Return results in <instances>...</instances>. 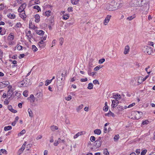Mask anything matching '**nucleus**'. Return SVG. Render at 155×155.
Returning <instances> with one entry per match:
<instances>
[{
	"label": "nucleus",
	"instance_id": "nucleus-1",
	"mask_svg": "<svg viewBox=\"0 0 155 155\" xmlns=\"http://www.w3.org/2000/svg\"><path fill=\"white\" fill-rule=\"evenodd\" d=\"M20 84L21 87H26L30 85L31 83L29 79L26 78L23 81L20 82Z\"/></svg>",
	"mask_w": 155,
	"mask_h": 155
},
{
	"label": "nucleus",
	"instance_id": "nucleus-2",
	"mask_svg": "<svg viewBox=\"0 0 155 155\" xmlns=\"http://www.w3.org/2000/svg\"><path fill=\"white\" fill-rule=\"evenodd\" d=\"M131 2L133 4V6L139 7L141 6L145 1L143 0H134L132 1Z\"/></svg>",
	"mask_w": 155,
	"mask_h": 155
},
{
	"label": "nucleus",
	"instance_id": "nucleus-3",
	"mask_svg": "<svg viewBox=\"0 0 155 155\" xmlns=\"http://www.w3.org/2000/svg\"><path fill=\"white\" fill-rule=\"evenodd\" d=\"M144 5H143V4L141 6L142 7L141 9L143 11V13L145 14H147L149 8V4L147 2L146 3H145V2H144Z\"/></svg>",
	"mask_w": 155,
	"mask_h": 155
},
{
	"label": "nucleus",
	"instance_id": "nucleus-4",
	"mask_svg": "<svg viewBox=\"0 0 155 155\" xmlns=\"http://www.w3.org/2000/svg\"><path fill=\"white\" fill-rule=\"evenodd\" d=\"M144 52L146 54H147L149 55L151 54L153 52V50L150 47L146 46L144 47Z\"/></svg>",
	"mask_w": 155,
	"mask_h": 155
},
{
	"label": "nucleus",
	"instance_id": "nucleus-5",
	"mask_svg": "<svg viewBox=\"0 0 155 155\" xmlns=\"http://www.w3.org/2000/svg\"><path fill=\"white\" fill-rule=\"evenodd\" d=\"M114 2H112L111 3V4L108 5L106 7V9L109 11H113L115 10L116 7L113 6Z\"/></svg>",
	"mask_w": 155,
	"mask_h": 155
},
{
	"label": "nucleus",
	"instance_id": "nucleus-6",
	"mask_svg": "<svg viewBox=\"0 0 155 155\" xmlns=\"http://www.w3.org/2000/svg\"><path fill=\"white\" fill-rule=\"evenodd\" d=\"M102 144V141L98 140H96L94 143L93 145L97 148L100 147Z\"/></svg>",
	"mask_w": 155,
	"mask_h": 155
},
{
	"label": "nucleus",
	"instance_id": "nucleus-7",
	"mask_svg": "<svg viewBox=\"0 0 155 155\" xmlns=\"http://www.w3.org/2000/svg\"><path fill=\"white\" fill-rule=\"evenodd\" d=\"M38 45L39 47L41 49L44 48L45 45V43L43 40H41L38 43Z\"/></svg>",
	"mask_w": 155,
	"mask_h": 155
},
{
	"label": "nucleus",
	"instance_id": "nucleus-8",
	"mask_svg": "<svg viewBox=\"0 0 155 155\" xmlns=\"http://www.w3.org/2000/svg\"><path fill=\"white\" fill-rule=\"evenodd\" d=\"M111 16L110 15H107L106 17L104 20V24L105 25H106L109 22L110 20V19Z\"/></svg>",
	"mask_w": 155,
	"mask_h": 155
},
{
	"label": "nucleus",
	"instance_id": "nucleus-9",
	"mask_svg": "<svg viewBox=\"0 0 155 155\" xmlns=\"http://www.w3.org/2000/svg\"><path fill=\"white\" fill-rule=\"evenodd\" d=\"M119 103L118 101L115 99V100H113L112 101V106L113 108L117 106V104Z\"/></svg>",
	"mask_w": 155,
	"mask_h": 155
},
{
	"label": "nucleus",
	"instance_id": "nucleus-10",
	"mask_svg": "<svg viewBox=\"0 0 155 155\" xmlns=\"http://www.w3.org/2000/svg\"><path fill=\"white\" fill-rule=\"evenodd\" d=\"M129 51L130 47L128 45H127L125 47L124 53L125 54H127L129 53Z\"/></svg>",
	"mask_w": 155,
	"mask_h": 155
},
{
	"label": "nucleus",
	"instance_id": "nucleus-11",
	"mask_svg": "<svg viewBox=\"0 0 155 155\" xmlns=\"http://www.w3.org/2000/svg\"><path fill=\"white\" fill-rule=\"evenodd\" d=\"M8 108L9 110L13 113H15L17 112V111L16 110L13 109L11 105H9L8 106Z\"/></svg>",
	"mask_w": 155,
	"mask_h": 155
},
{
	"label": "nucleus",
	"instance_id": "nucleus-12",
	"mask_svg": "<svg viewBox=\"0 0 155 155\" xmlns=\"http://www.w3.org/2000/svg\"><path fill=\"white\" fill-rule=\"evenodd\" d=\"M101 131L100 129H97L94 130V133L95 134H97V135H100L101 133Z\"/></svg>",
	"mask_w": 155,
	"mask_h": 155
},
{
	"label": "nucleus",
	"instance_id": "nucleus-13",
	"mask_svg": "<svg viewBox=\"0 0 155 155\" xmlns=\"http://www.w3.org/2000/svg\"><path fill=\"white\" fill-rule=\"evenodd\" d=\"M106 116H107L108 117H110V116H112L113 117H114V114L112 112L110 111H109V112L107 114H105Z\"/></svg>",
	"mask_w": 155,
	"mask_h": 155
},
{
	"label": "nucleus",
	"instance_id": "nucleus-14",
	"mask_svg": "<svg viewBox=\"0 0 155 155\" xmlns=\"http://www.w3.org/2000/svg\"><path fill=\"white\" fill-rule=\"evenodd\" d=\"M137 83H138V84H141V83L143 82L142 81V77H139L137 78Z\"/></svg>",
	"mask_w": 155,
	"mask_h": 155
},
{
	"label": "nucleus",
	"instance_id": "nucleus-15",
	"mask_svg": "<svg viewBox=\"0 0 155 155\" xmlns=\"http://www.w3.org/2000/svg\"><path fill=\"white\" fill-rule=\"evenodd\" d=\"M51 129L52 131H54L55 130H57L58 129V127L54 125H53L51 127Z\"/></svg>",
	"mask_w": 155,
	"mask_h": 155
},
{
	"label": "nucleus",
	"instance_id": "nucleus-16",
	"mask_svg": "<svg viewBox=\"0 0 155 155\" xmlns=\"http://www.w3.org/2000/svg\"><path fill=\"white\" fill-rule=\"evenodd\" d=\"M36 96L38 98L41 97L42 96V93L41 92H37L36 94Z\"/></svg>",
	"mask_w": 155,
	"mask_h": 155
},
{
	"label": "nucleus",
	"instance_id": "nucleus-17",
	"mask_svg": "<svg viewBox=\"0 0 155 155\" xmlns=\"http://www.w3.org/2000/svg\"><path fill=\"white\" fill-rule=\"evenodd\" d=\"M25 144H23L21 148L18 150V153H19V154L21 153L22 152V151L24 150L25 148Z\"/></svg>",
	"mask_w": 155,
	"mask_h": 155
},
{
	"label": "nucleus",
	"instance_id": "nucleus-18",
	"mask_svg": "<svg viewBox=\"0 0 155 155\" xmlns=\"http://www.w3.org/2000/svg\"><path fill=\"white\" fill-rule=\"evenodd\" d=\"M45 32L42 30L38 31L37 33L40 35H43L44 34Z\"/></svg>",
	"mask_w": 155,
	"mask_h": 155
},
{
	"label": "nucleus",
	"instance_id": "nucleus-19",
	"mask_svg": "<svg viewBox=\"0 0 155 155\" xmlns=\"http://www.w3.org/2000/svg\"><path fill=\"white\" fill-rule=\"evenodd\" d=\"M135 15H134L131 16H129L127 18V20H128L129 21H131L135 17Z\"/></svg>",
	"mask_w": 155,
	"mask_h": 155
},
{
	"label": "nucleus",
	"instance_id": "nucleus-20",
	"mask_svg": "<svg viewBox=\"0 0 155 155\" xmlns=\"http://www.w3.org/2000/svg\"><path fill=\"white\" fill-rule=\"evenodd\" d=\"M79 0H71V2L73 5H77L78 3Z\"/></svg>",
	"mask_w": 155,
	"mask_h": 155
},
{
	"label": "nucleus",
	"instance_id": "nucleus-21",
	"mask_svg": "<svg viewBox=\"0 0 155 155\" xmlns=\"http://www.w3.org/2000/svg\"><path fill=\"white\" fill-rule=\"evenodd\" d=\"M28 111L29 114V115L30 117H32L33 116L32 112L30 108H28Z\"/></svg>",
	"mask_w": 155,
	"mask_h": 155
},
{
	"label": "nucleus",
	"instance_id": "nucleus-22",
	"mask_svg": "<svg viewBox=\"0 0 155 155\" xmlns=\"http://www.w3.org/2000/svg\"><path fill=\"white\" fill-rule=\"evenodd\" d=\"M113 98L114 99H117L118 98V99H119L120 98V94H116L115 95H113Z\"/></svg>",
	"mask_w": 155,
	"mask_h": 155
},
{
	"label": "nucleus",
	"instance_id": "nucleus-23",
	"mask_svg": "<svg viewBox=\"0 0 155 155\" xmlns=\"http://www.w3.org/2000/svg\"><path fill=\"white\" fill-rule=\"evenodd\" d=\"M8 17L10 18L14 19L15 18V15L13 14H12L10 13L8 15Z\"/></svg>",
	"mask_w": 155,
	"mask_h": 155
},
{
	"label": "nucleus",
	"instance_id": "nucleus-24",
	"mask_svg": "<svg viewBox=\"0 0 155 155\" xmlns=\"http://www.w3.org/2000/svg\"><path fill=\"white\" fill-rule=\"evenodd\" d=\"M12 127L11 126H8L4 127V130L5 131H8L12 129Z\"/></svg>",
	"mask_w": 155,
	"mask_h": 155
},
{
	"label": "nucleus",
	"instance_id": "nucleus-25",
	"mask_svg": "<svg viewBox=\"0 0 155 155\" xmlns=\"http://www.w3.org/2000/svg\"><path fill=\"white\" fill-rule=\"evenodd\" d=\"M82 133V132H78L77 134H76L74 136V139H75L78 137V136L81 135V133Z\"/></svg>",
	"mask_w": 155,
	"mask_h": 155
},
{
	"label": "nucleus",
	"instance_id": "nucleus-26",
	"mask_svg": "<svg viewBox=\"0 0 155 155\" xmlns=\"http://www.w3.org/2000/svg\"><path fill=\"white\" fill-rule=\"evenodd\" d=\"M103 153L105 155H109V153L107 149H105L104 150H103Z\"/></svg>",
	"mask_w": 155,
	"mask_h": 155
},
{
	"label": "nucleus",
	"instance_id": "nucleus-27",
	"mask_svg": "<svg viewBox=\"0 0 155 155\" xmlns=\"http://www.w3.org/2000/svg\"><path fill=\"white\" fill-rule=\"evenodd\" d=\"M59 140H61V139L60 138H59L58 139V140L57 141H55V142L54 143V146H57L58 144L59 143H60L61 142Z\"/></svg>",
	"mask_w": 155,
	"mask_h": 155
},
{
	"label": "nucleus",
	"instance_id": "nucleus-28",
	"mask_svg": "<svg viewBox=\"0 0 155 155\" xmlns=\"http://www.w3.org/2000/svg\"><path fill=\"white\" fill-rule=\"evenodd\" d=\"M26 6V4L25 3L22 4L19 7H21L22 9H24L25 8Z\"/></svg>",
	"mask_w": 155,
	"mask_h": 155
},
{
	"label": "nucleus",
	"instance_id": "nucleus-29",
	"mask_svg": "<svg viewBox=\"0 0 155 155\" xmlns=\"http://www.w3.org/2000/svg\"><path fill=\"white\" fill-rule=\"evenodd\" d=\"M93 85L92 83H90L88 84L87 88L89 89H91L93 88Z\"/></svg>",
	"mask_w": 155,
	"mask_h": 155
},
{
	"label": "nucleus",
	"instance_id": "nucleus-30",
	"mask_svg": "<svg viewBox=\"0 0 155 155\" xmlns=\"http://www.w3.org/2000/svg\"><path fill=\"white\" fill-rule=\"evenodd\" d=\"M52 81V80H47L46 81H45V85L46 86H48V85L50 83H51V82Z\"/></svg>",
	"mask_w": 155,
	"mask_h": 155
},
{
	"label": "nucleus",
	"instance_id": "nucleus-31",
	"mask_svg": "<svg viewBox=\"0 0 155 155\" xmlns=\"http://www.w3.org/2000/svg\"><path fill=\"white\" fill-rule=\"evenodd\" d=\"M28 91L27 90L25 91H24L23 93V95L25 97H27L28 96Z\"/></svg>",
	"mask_w": 155,
	"mask_h": 155
},
{
	"label": "nucleus",
	"instance_id": "nucleus-32",
	"mask_svg": "<svg viewBox=\"0 0 155 155\" xmlns=\"http://www.w3.org/2000/svg\"><path fill=\"white\" fill-rule=\"evenodd\" d=\"M83 104H81L77 108V110L78 112H79L80 110L83 108Z\"/></svg>",
	"mask_w": 155,
	"mask_h": 155
},
{
	"label": "nucleus",
	"instance_id": "nucleus-33",
	"mask_svg": "<svg viewBox=\"0 0 155 155\" xmlns=\"http://www.w3.org/2000/svg\"><path fill=\"white\" fill-rule=\"evenodd\" d=\"M2 152V153H4L5 154H7V152L5 149H1L0 150V153Z\"/></svg>",
	"mask_w": 155,
	"mask_h": 155
},
{
	"label": "nucleus",
	"instance_id": "nucleus-34",
	"mask_svg": "<svg viewBox=\"0 0 155 155\" xmlns=\"http://www.w3.org/2000/svg\"><path fill=\"white\" fill-rule=\"evenodd\" d=\"M25 130L24 129L22 130L21 131L20 133H19L18 135V136H20L21 135H23L25 133Z\"/></svg>",
	"mask_w": 155,
	"mask_h": 155
},
{
	"label": "nucleus",
	"instance_id": "nucleus-35",
	"mask_svg": "<svg viewBox=\"0 0 155 155\" xmlns=\"http://www.w3.org/2000/svg\"><path fill=\"white\" fill-rule=\"evenodd\" d=\"M32 48L34 51H36L38 50V48L35 45H34L32 46Z\"/></svg>",
	"mask_w": 155,
	"mask_h": 155
},
{
	"label": "nucleus",
	"instance_id": "nucleus-36",
	"mask_svg": "<svg viewBox=\"0 0 155 155\" xmlns=\"http://www.w3.org/2000/svg\"><path fill=\"white\" fill-rule=\"evenodd\" d=\"M33 8L35 9H37L38 11H41L40 7L38 5H35L33 7Z\"/></svg>",
	"mask_w": 155,
	"mask_h": 155
},
{
	"label": "nucleus",
	"instance_id": "nucleus-37",
	"mask_svg": "<svg viewBox=\"0 0 155 155\" xmlns=\"http://www.w3.org/2000/svg\"><path fill=\"white\" fill-rule=\"evenodd\" d=\"M119 138V135H115L114 137V140L115 141H116Z\"/></svg>",
	"mask_w": 155,
	"mask_h": 155
},
{
	"label": "nucleus",
	"instance_id": "nucleus-38",
	"mask_svg": "<svg viewBox=\"0 0 155 155\" xmlns=\"http://www.w3.org/2000/svg\"><path fill=\"white\" fill-rule=\"evenodd\" d=\"M69 16L68 15H64L63 16V19L64 20H67L69 18Z\"/></svg>",
	"mask_w": 155,
	"mask_h": 155
},
{
	"label": "nucleus",
	"instance_id": "nucleus-39",
	"mask_svg": "<svg viewBox=\"0 0 155 155\" xmlns=\"http://www.w3.org/2000/svg\"><path fill=\"white\" fill-rule=\"evenodd\" d=\"M51 12L49 10L46 11L45 12V15L47 16H48L51 15Z\"/></svg>",
	"mask_w": 155,
	"mask_h": 155
},
{
	"label": "nucleus",
	"instance_id": "nucleus-40",
	"mask_svg": "<svg viewBox=\"0 0 155 155\" xmlns=\"http://www.w3.org/2000/svg\"><path fill=\"white\" fill-rule=\"evenodd\" d=\"M101 68L102 67H101V66L99 65L98 66H97L94 68V70L95 71L98 70L99 69H101Z\"/></svg>",
	"mask_w": 155,
	"mask_h": 155
},
{
	"label": "nucleus",
	"instance_id": "nucleus-41",
	"mask_svg": "<svg viewBox=\"0 0 155 155\" xmlns=\"http://www.w3.org/2000/svg\"><path fill=\"white\" fill-rule=\"evenodd\" d=\"M18 11L19 12H20V13H21L22 12H25V11L23 9H22L21 8V7H19L18 9Z\"/></svg>",
	"mask_w": 155,
	"mask_h": 155
},
{
	"label": "nucleus",
	"instance_id": "nucleus-42",
	"mask_svg": "<svg viewBox=\"0 0 155 155\" xmlns=\"http://www.w3.org/2000/svg\"><path fill=\"white\" fill-rule=\"evenodd\" d=\"M147 150L146 149L143 150L141 153V155H145L147 153Z\"/></svg>",
	"mask_w": 155,
	"mask_h": 155
},
{
	"label": "nucleus",
	"instance_id": "nucleus-43",
	"mask_svg": "<svg viewBox=\"0 0 155 155\" xmlns=\"http://www.w3.org/2000/svg\"><path fill=\"white\" fill-rule=\"evenodd\" d=\"M64 38H61L59 39L60 44L62 45L63 43Z\"/></svg>",
	"mask_w": 155,
	"mask_h": 155
},
{
	"label": "nucleus",
	"instance_id": "nucleus-44",
	"mask_svg": "<svg viewBox=\"0 0 155 155\" xmlns=\"http://www.w3.org/2000/svg\"><path fill=\"white\" fill-rule=\"evenodd\" d=\"M149 122V121L148 120H146L145 121H143L142 122V124L143 125H147L148 124V123Z\"/></svg>",
	"mask_w": 155,
	"mask_h": 155
},
{
	"label": "nucleus",
	"instance_id": "nucleus-45",
	"mask_svg": "<svg viewBox=\"0 0 155 155\" xmlns=\"http://www.w3.org/2000/svg\"><path fill=\"white\" fill-rule=\"evenodd\" d=\"M20 16L22 18H24L26 17V15H25V12L24 13V15L21 14V13H20Z\"/></svg>",
	"mask_w": 155,
	"mask_h": 155
},
{
	"label": "nucleus",
	"instance_id": "nucleus-46",
	"mask_svg": "<svg viewBox=\"0 0 155 155\" xmlns=\"http://www.w3.org/2000/svg\"><path fill=\"white\" fill-rule=\"evenodd\" d=\"M105 61L104 58H102L99 60V64H101L103 63Z\"/></svg>",
	"mask_w": 155,
	"mask_h": 155
},
{
	"label": "nucleus",
	"instance_id": "nucleus-47",
	"mask_svg": "<svg viewBox=\"0 0 155 155\" xmlns=\"http://www.w3.org/2000/svg\"><path fill=\"white\" fill-rule=\"evenodd\" d=\"M2 83H3V84L5 85V86H7L9 84V82L8 81H3Z\"/></svg>",
	"mask_w": 155,
	"mask_h": 155
},
{
	"label": "nucleus",
	"instance_id": "nucleus-48",
	"mask_svg": "<svg viewBox=\"0 0 155 155\" xmlns=\"http://www.w3.org/2000/svg\"><path fill=\"white\" fill-rule=\"evenodd\" d=\"M90 139L91 141L93 142L95 140V138L94 136H92L90 137Z\"/></svg>",
	"mask_w": 155,
	"mask_h": 155
},
{
	"label": "nucleus",
	"instance_id": "nucleus-49",
	"mask_svg": "<svg viewBox=\"0 0 155 155\" xmlns=\"http://www.w3.org/2000/svg\"><path fill=\"white\" fill-rule=\"evenodd\" d=\"M93 83L95 84H99L98 81L96 79L94 80V81H93Z\"/></svg>",
	"mask_w": 155,
	"mask_h": 155
},
{
	"label": "nucleus",
	"instance_id": "nucleus-50",
	"mask_svg": "<svg viewBox=\"0 0 155 155\" xmlns=\"http://www.w3.org/2000/svg\"><path fill=\"white\" fill-rule=\"evenodd\" d=\"M34 98H35V97H34V96L33 95V94H31L30 96L29 97H28V100H32V99Z\"/></svg>",
	"mask_w": 155,
	"mask_h": 155
},
{
	"label": "nucleus",
	"instance_id": "nucleus-51",
	"mask_svg": "<svg viewBox=\"0 0 155 155\" xmlns=\"http://www.w3.org/2000/svg\"><path fill=\"white\" fill-rule=\"evenodd\" d=\"M71 95H69L66 98V99L67 101H70L71 99Z\"/></svg>",
	"mask_w": 155,
	"mask_h": 155
},
{
	"label": "nucleus",
	"instance_id": "nucleus-52",
	"mask_svg": "<svg viewBox=\"0 0 155 155\" xmlns=\"http://www.w3.org/2000/svg\"><path fill=\"white\" fill-rule=\"evenodd\" d=\"M108 106H104L103 108V110L105 111H107L108 110Z\"/></svg>",
	"mask_w": 155,
	"mask_h": 155
},
{
	"label": "nucleus",
	"instance_id": "nucleus-53",
	"mask_svg": "<svg viewBox=\"0 0 155 155\" xmlns=\"http://www.w3.org/2000/svg\"><path fill=\"white\" fill-rule=\"evenodd\" d=\"M87 78H85L84 79L81 78V81L82 82H86L87 81Z\"/></svg>",
	"mask_w": 155,
	"mask_h": 155
},
{
	"label": "nucleus",
	"instance_id": "nucleus-54",
	"mask_svg": "<svg viewBox=\"0 0 155 155\" xmlns=\"http://www.w3.org/2000/svg\"><path fill=\"white\" fill-rule=\"evenodd\" d=\"M135 105V103H133L132 104H130L128 107L127 108H130Z\"/></svg>",
	"mask_w": 155,
	"mask_h": 155
},
{
	"label": "nucleus",
	"instance_id": "nucleus-55",
	"mask_svg": "<svg viewBox=\"0 0 155 155\" xmlns=\"http://www.w3.org/2000/svg\"><path fill=\"white\" fill-rule=\"evenodd\" d=\"M68 10L69 12H72L73 11L72 8L71 7H68Z\"/></svg>",
	"mask_w": 155,
	"mask_h": 155
},
{
	"label": "nucleus",
	"instance_id": "nucleus-56",
	"mask_svg": "<svg viewBox=\"0 0 155 155\" xmlns=\"http://www.w3.org/2000/svg\"><path fill=\"white\" fill-rule=\"evenodd\" d=\"M3 52L2 51H0V59L2 60V58Z\"/></svg>",
	"mask_w": 155,
	"mask_h": 155
},
{
	"label": "nucleus",
	"instance_id": "nucleus-57",
	"mask_svg": "<svg viewBox=\"0 0 155 155\" xmlns=\"http://www.w3.org/2000/svg\"><path fill=\"white\" fill-rule=\"evenodd\" d=\"M22 47L21 46L19 45L17 47V48L18 50H21L22 49Z\"/></svg>",
	"mask_w": 155,
	"mask_h": 155
},
{
	"label": "nucleus",
	"instance_id": "nucleus-58",
	"mask_svg": "<svg viewBox=\"0 0 155 155\" xmlns=\"http://www.w3.org/2000/svg\"><path fill=\"white\" fill-rule=\"evenodd\" d=\"M91 70L90 68H89L87 70V73L89 75H91Z\"/></svg>",
	"mask_w": 155,
	"mask_h": 155
},
{
	"label": "nucleus",
	"instance_id": "nucleus-59",
	"mask_svg": "<svg viewBox=\"0 0 155 155\" xmlns=\"http://www.w3.org/2000/svg\"><path fill=\"white\" fill-rule=\"evenodd\" d=\"M149 77V75H147L146 76H145L144 78H142V81H143V82L144 81H145V80H146Z\"/></svg>",
	"mask_w": 155,
	"mask_h": 155
},
{
	"label": "nucleus",
	"instance_id": "nucleus-60",
	"mask_svg": "<svg viewBox=\"0 0 155 155\" xmlns=\"http://www.w3.org/2000/svg\"><path fill=\"white\" fill-rule=\"evenodd\" d=\"M65 122L67 124H70V123L69 119H66L65 120Z\"/></svg>",
	"mask_w": 155,
	"mask_h": 155
},
{
	"label": "nucleus",
	"instance_id": "nucleus-61",
	"mask_svg": "<svg viewBox=\"0 0 155 155\" xmlns=\"http://www.w3.org/2000/svg\"><path fill=\"white\" fill-rule=\"evenodd\" d=\"M21 23L20 22L16 24V26L18 28L20 27H21Z\"/></svg>",
	"mask_w": 155,
	"mask_h": 155
},
{
	"label": "nucleus",
	"instance_id": "nucleus-62",
	"mask_svg": "<svg viewBox=\"0 0 155 155\" xmlns=\"http://www.w3.org/2000/svg\"><path fill=\"white\" fill-rule=\"evenodd\" d=\"M9 101L8 100L6 99V101H5L4 102V104L7 105L9 104Z\"/></svg>",
	"mask_w": 155,
	"mask_h": 155
},
{
	"label": "nucleus",
	"instance_id": "nucleus-63",
	"mask_svg": "<svg viewBox=\"0 0 155 155\" xmlns=\"http://www.w3.org/2000/svg\"><path fill=\"white\" fill-rule=\"evenodd\" d=\"M12 91H11L10 89H9L8 91V96H10L11 94V92Z\"/></svg>",
	"mask_w": 155,
	"mask_h": 155
},
{
	"label": "nucleus",
	"instance_id": "nucleus-64",
	"mask_svg": "<svg viewBox=\"0 0 155 155\" xmlns=\"http://www.w3.org/2000/svg\"><path fill=\"white\" fill-rule=\"evenodd\" d=\"M35 19H37L38 18H39L40 17L39 15L38 14H36L35 15Z\"/></svg>",
	"mask_w": 155,
	"mask_h": 155
}]
</instances>
